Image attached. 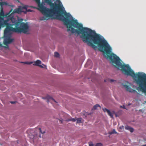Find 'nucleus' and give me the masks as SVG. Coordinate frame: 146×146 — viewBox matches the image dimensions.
<instances>
[{"label":"nucleus","mask_w":146,"mask_h":146,"mask_svg":"<svg viewBox=\"0 0 146 146\" xmlns=\"http://www.w3.org/2000/svg\"><path fill=\"white\" fill-rule=\"evenodd\" d=\"M125 129H126L129 130L131 132H133V131L134 130L133 128L130 127L129 126H126L125 127Z\"/></svg>","instance_id":"9"},{"label":"nucleus","mask_w":146,"mask_h":146,"mask_svg":"<svg viewBox=\"0 0 146 146\" xmlns=\"http://www.w3.org/2000/svg\"><path fill=\"white\" fill-rule=\"evenodd\" d=\"M11 9L6 16H8L7 20L5 21L3 25L6 26L4 30V36L6 37L11 31L18 33H26L28 31L29 28L27 23L21 22L16 20L13 17V14L15 13H19L22 12V9L20 8L16 9L13 10Z\"/></svg>","instance_id":"2"},{"label":"nucleus","mask_w":146,"mask_h":146,"mask_svg":"<svg viewBox=\"0 0 146 146\" xmlns=\"http://www.w3.org/2000/svg\"><path fill=\"white\" fill-rule=\"evenodd\" d=\"M102 145V143H98L96 144H95L94 146H101Z\"/></svg>","instance_id":"17"},{"label":"nucleus","mask_w":146,"mask_h":146,"mask_svg":"<svg viewBox=\"0 0 146 146\" xmlns=\"http://www.w3.org/2000/svg\"><path fill=\"white\" fill-rule=\"evenodd\" d=\"M8 41V42L9 43H10L12 42L13 41V39H11L10 38H8L7 39Z\"/></svg>","instance_id":"16"},{"label":"nucleus","mask_w":146,"mask_h":146,"mask_svg":"<svg viewBox=\"0 0 146 146\" xmlns=\"http://www.w3.org/2000/svg\"><path fill=\"white\" fill-rule=\"evenodd\" d=\"M95 144H94L92 143H90L89 144V146H94Z\"/></svg>","instance_id":"19"},{"label":"nucleus","mask_w":146,"mask_h":146,"mask_svg":"<svg viewBox=\"0 0 146 146\" xmlns=\"http://www.w3.org/2000/svg\"><path fill=\"white\" fill-rule=\"evenodd\" d=\"M110 81L111 82H112L114 81V80L113 79H111L110 80Z\"/></svg>","instance_id":"24"},{"label":"nucleus","mask_w":146,"mask_h":146,"mask_svg":"<svg viewBox=\"0 0 146 146\" xmlns=\"http://www.w3.org/2000/svg\"><path fill=\"white\" fill-rule=\"evenodd\" d=\"M5 3V2H2L1 3V4L2 5H4Z\"/></svg>","instance_id":"27"},{"label":"nucleus","mask_w":146,"mask_h":146,"mask_svg":"<svg viewBox=\"0 0 146 146\" xmlns=\"http://www.w3.org/2000/svg\"><path fill=\"white\" fill-rule=\"evenodd\" d=\"M41 63V61L39 60H37L36 61H35V63L33 64V65L39 66L41 68H43V66L41 65H40Z\"/></svg>","instance_id":"7"},{"label":"nucleus","mask_w":146,"mask_h":146,"mask_svg":"<svg viewBox=\"0 0 146 146\" xmlns=\"http://www.w3.org/2000/svg\"><path fill=\"white\" fill-rule=\"evenodd\" d=\"M117 132L115 131V129H113L112 131L110 132L109 133V134L111 135L113 133H117Z\"/></svg>","instance_id":"15"},{"label":"nucleus","mask_w":146,"mask_h":146,"mask_svg":"<svg viewBox=\"0 0 146 146\" xmlns=\"http://www.w3.org/2000/svg\"><path fill=\"white\" fill-rule=\"evenodd\" d=\"M104 81L105 82H106V80H104Z\"/></svg>","instance_id":"29"},{"label":"nucleus","mask_w":146,"mask_h":146,"mask_svg":"<svg viewBox=\"0 0 146 146\" xmlns=\"http://www.w3.org/2000/svg\"><path fill=\"white\" fill-rule=\"evenodd\" d=\"M119 128L121 129H124V126L123 125L121 126Z\"/></svg>","instance_id":"22"},{"label":"nucleus","mask_w":146,"mask_h":146,"mask_svg":"<svg viewBox=\"0 0 146 146\" xmlns=\"http://www.w3.org/2000/svg\"><path fill=\"white\" fill-rule=\"evenodd\" d=\"M120 108H123L124 109H126L125 106L124 105H123L122 106H120Z\"/></svg>","instance_id":"21"},{"label":"nucleus","mask_w":146,"mask_h":146,"mask_svg":"<svg viewBox=\"0 0 146 146\" xmlns=\"http://www.w3.org/2000/svg\"><path fill=\"white\" fill-rule=\"evenodd\" d=\"M16 102V101H15V102L11 101V102H10V103L11 104H14Z\"/></svg>","instance_id":"23"},{"label":"nucleus","mask_w":146,"mask_h":146,"mask_svg":"<svg viewBox=\"0 0 146 146\" xmlns=\"http://www.w3.org/2000/svg\"><path fill=\"white\" fill-rule=\"evenodd\" d=\"M27 11H30V12H31L32 11H31L30 9H29L28 10H27Z\"/></svg>","instance_id":"26"},{"label":"nucleus","mask_w":146,"mask_h":146,"mask_svg":"<svg viewBox=\"0 0 146 146\" xmlns=\"http://www.w3.org/2000/svg\"><path fill=\"white\" fill-rule=\"evenodd\" d=\"M54 56L56 57H58L60 56V55L59 53L56 52H54Z\"/></svg>","instance_id":"14"},{"label":"nucleus","mask_w":146,"mask_h":146,"mask_svg":"<svg viewBox=\"0 0 146 146\" xmlns=\"http://www.w3.org/2000/svg\"><path fill=\"white\" fill-rule=\"evenodd\" d=\"M22 63H24L25 64H29V65H30V64H32L33 63V62H22Z\"/></svg>","instance_id":"18"},{"label":"nucleus","mask_w":146,"mask_h":146,"mask_svg":"<svg viewBox=\"0 0 146 146\" xmlns=\"http://www.w3.org/2000/svg\"><path fill=\"white\" fill-rule=\"evenodd\" d=\"M100 107L101 108L100 105L98 104H96L93 107L92 110H96L97 107Z\"/></svg>","instance_id":"12"},{"label":"nucleus","mask_w":146,"mask_h":146,"mask_svg":"<svg viewBox=\"0 0 146 146\" xmlns=\"http://www.w3.org/2000/svg\"><path fill=\"white\" fill-rule=\"evenodd\" d=\"M38 129H39V130L40 132L41 133H42L43 134V133H45V132H44H44H42V131H41V129H40V128H38Z\"/></svg>","instance_id":"20"},{"label":"nucleus","mask_w":146,"mask_h":146,"mask_svg":"<svg viewBox=\"0 0 146 146\" xmlns=\"http://www.w3.org/2000/svg\"><path fill=\"white\" fill-rule=\"evenodd\" d=\"M141 146H146V144L144 145H142Z\"/></svg>","instance_id":"28"},{"label":"nucleus","mask_w":146,"mask_h":146,"mask_svg":"<svg viewBox=\"0 0 146 146\" xmlns=\"http://www.w3.org/2000/svg\"><path fill=\"white\" fill-rule=\"evenodd\" d=\"M46 98L47 99V102L48 103V102H49L50 100H51L55 102L56 103V101L52 97L50 96H47Z\"/></svg>","instance_id":"8"},{"label":"nucleus","mask_w":146,"mask_h":146,"mask_svg":"<svg viewBox=\"0 0 146 146\" xmlns=\"http://www.w3.org/2000/svg\"><path fill=\"white\" fill-rule=\"evenodd\" d=\"M103 110L104 112H107L108 113V114L112 118H113V115L112 113L108 110L106 108H103Z\"/></svg>","instance_id":"6"},{"label":"nucleus","mask_w":146,"mask_h":146,"mask_svg":"<svg viewBox=\"0 0 146 146\" xmlns=\"http://www.w3.org/2000/svg\"><path fill=\"white\" fill-rule=\"evenodd\" d=\"M7 14L5 15H4V13L3 12V9L2 8H1L0 10V28H1V26L2 25H3L4 26H4L3 25V23H2V21L3 20L4 17H7V20H7L8 19V15H7V17L6 16ZM5 21H4L3 22H4Z\"/></svg>","instance_id":"4"},{"label":"nucleus","mask_w":146,"mask_h":146,"mask_svg":"<svg viewBox=\"0 0 146 146\" xmlns=\"http://www.w3.org/2000/svg\"><path fill=\"white\" fill-rule=\"evenodd\" d=\"M8 44H9L8 42V40H7V39H5L3 41V44H4V45H5L6 46H7V47H6V46H5V47H6V48H7V47H8Z\"/></svg>","instance_id":"10"},{"label":"nucleus","mask_w":146,"mask_h":146,"mask_svg":"<svg viewBox=\"0 0 146 146\" xmlns=\"http://www.w3.org/2000/svg\"><path fill=\"white\" fill-rule=\"evenodd\" d=\"M81 119H82L81 118H77L76 120H77L76 122V124H77L78 123H81Z\"/></svg>","instance_id":"13"},{"label":"nucleus","mask_w":146,"mask_h":146,"mask_svg":"<svg viewBox=\"0 0 146 146\" xmlns=\"http://www.w3.org/2000/svg\"><path fill=\"white\" fill-rule=\"evenodd\" d=\"M76 120V119L75 118H70L67 119L66 120L67 121H72L73 122H75Z\"/></svg>","instance_id":"11"},{"label":"nucleus","mask_w":146,"mask_h":146,"mask_svg":"<svg viewBox=\"0 0 146 146\" xmlns=\"http://www.w3.org/2000/svg\"><path fill=\"white\" fill-rule=\"evenodd\" d=\"M23 8L24 9H27V7H26V6H24L23 7Z\"/></svg>","instance_id":"25"},{"label":"nucleus","mask_w":146,"mask_h":146,"mask_svg":"<svg viewBox=\"0 0 146 146\" xmlns=\"http://www.w3.org/2000/svg\"><path fill=\"white\" fill-rule=\"evenodd\" d=\"M123 86L126 89V90L129 92L134 93H136L137 94V96H139L141 95V94L137 92L135 90L131 89L129 86L126 85H123Z\"/></svg>","instance_id":"5"},{"label":"nucleus","mask_w":146,"mask_h":146,"mask_svg":"<svg viewBox=\"0 0 146 146\" xmlns=\"http://www.w3.org/2000/svg\"><path fill=\"white\" fill-rule=\"evenodd\" d=\"M34 0L38 4V10L45 16L41 17L40 20H47L50 18L60 20L66 26L68 31H70V14L63 10L60 3H53L51 0H44L49 5L50 8L49 9L45 7L43 3H40V0Z\"/></svg>","instance_id":"1"},{"label":"nucleus","mask_w":146,"mask_h":146,"mask_svg":"<svg viewBox=\"0 0 146 146\" xmlns=\"http://www.w3.org/2000/svg\"><path fill=\"white\" fill-rule=\"evenodd\" d=\"M139 90L146 92V74L139 72Z\"/></svg>","instance_id":"3"}]
</instances>
